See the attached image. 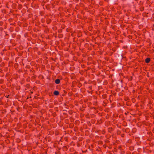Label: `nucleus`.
Instances as JSON below:
<instances>
[{
    "mask_svg": "<svg viewBox=\"0 0 154 154\" xmlns=\"http://www.w3.org/2000/svg\"><path fill=\"white\" fill-rule=\"evenodd\" d=\"M60 81L59 79H57L55 81V83L56 84H59L60 83Z\"/></svg>",
    "mask_w": 154,
    "mask_h": 154,
    "instance_id": "obj_1",
    "label": "nucleus"
},
{
    "mask_svg": "<svg viewBox=\"0 0 154 154\" xmlns=\"http://www.w3.org/2000/svg\"><path fill=\"white\" fill-rule=\"evenodd\" d=\"M150 61V59L149 58H147L145 59V62L146 63H149Z\"/></svg>",
    "mask_w": 154,
    "mask_h": 154,
    "instance_id": "obj_2",
    "label": "nucleus"
},
{
    "mask_svg": "<svg viewBox=\"0 0 154 154\" xmlns=\"http://www.w3.org/2000/svg\"><path fill=\"white\" fill-rule=\"evenodd\" d=\"M54 94L55 95H57L59 94V92L58 91H55L54 92Z\"/></svg>",
    "mask_w": 154,
    "mask_h": 154,
    "instance_id": "obj_3",
    "label": "nucleus"
}]
</instances>
